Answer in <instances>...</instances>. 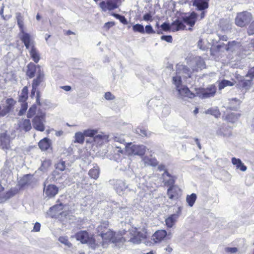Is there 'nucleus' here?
Returning a JSON list of instances; mask_svg holds the SVG:
<instances>
[{
	"label": "nucleus",
	"mask_w": 254,
	"mask_h": 254,
	"mask_svg": "<svg viewBox=\"0 0 254 254\" xmlns=\"http://www.w3.org/2000/svg\"><path fill=\"white\" fill-rule=\"evenodd\" d=\"M101 237L102 239V246L103 247L109 242L114 244L118 243H123L125 240L120 234L116 233L111 229H108L105 233H102Z\"/></svg>",
	"instance_id": "obj_1"
},
{
	"label": "nucleus",
	"mask_w": 254,
	"mask_h": 254,
	"mask_svg": "<svg viewBox=\"0 0 254 254\" xmlns=\"http://www.w3.org/2000/svg\"><path fill=\"white\" fill-rule=\"evenodd\" d=\"M130 238L128 241L133 244H139L147 237V230L143 227L142 228H132L130 230Z\"/></svg>",
	"instance_id": "obj_2"
},
{
	"label": "nucleus",
	"mask_w": 254,
	"mask_h": 254,
	"mask_svg": "<svg viewBox=\"0 0 254 254\" xmlns=\"http://www.w3.org/2000/svg\"><path fill=\"white\" fill-rule=\"evenodd\" d=\"M46 114L38 111L36 115L32 120V125L34 129L38 131H44L45 129Z\"/></svg>",
	"instance_id": "obj_3"
},
{
	"label": "nucleus",
	"mask_w": 254,
	"mask_h": 254,
	"mask_svg": "<svg viewBox=\"0 0 254 254\" xmlns=\"http://www.w3.org/2000/svg\"><path fill=\"white\" fill-rule=\"evenodd\" d=\"M75 238L82 244H87L94 249L95 248V241L93 236L86 231H80L75 235Z\"/></svg>",
	"instance_id": "obj_4"
},
{
	"label": "nucleus",
	"mask_w": 254,
	"mask_h": 254,
	"mask_svg": "<svg viewBox=\"0 0 254 254\" xmlns=\"http://www.w3.org/2000/svg\"><path fill=\"white\" fill-rule=\"evenodd\" d=\"M125 148L127 153L129 155L143 156L146 152V147L143 145H135L131 143L125 145Z\"/></svg>",
	"instance_id": "obj_5"
},
{
	"label": "nucleus",
	"mask_w": 254,
	"mask_h": 254,
	"mask_svg": "<svg viewBox=\"0 0 254 254\" xmlns=\"http://www.w3.org/2000/svg\"><path fill=\"white\" fill-rule=\"evenodd\" d=\"M110 183L114 186V189L118 194L122 195L130 190L126 183L121 180L110 181Z\"/></svg>",
	"instance_id": "obj_6"
},
{
	"label": "nucleus",
	"mask_w": 254,
	"mask_h": 254,
	"mask_svg": "<svg viewBox=\"0 0 254 254\" xmlns=\"http://www.w3.org/2000/svg\"><path fill=\"white\" fill-rule=\"evenodd\" d=\"M161 27L164 31H168L171 29L172 31H177L180 30H184L186 28V26L183 23L182 21L176 20L172 23L171 26L169 24L164 22L161 25Z\"/></svg>",
	"instance_id": "obj_7"
},
{
	"label": "nucleus",
	"mask_w": 254,
	"mask_h": 254,
	"mask_svg": "<svg viewBox=\"0 0 254 254\" xmlns=\"http://www.w3.org/2000/svg\"><path fill=\"white\" fill-rule=\"evenodd\" d=\"M252 18L251 14L248 12H243L239 13L235 19L236 24L240 27H244L250 21Z\"/></svg>",
	"instance_id": "obj_8"
},
{
	"label": "nucleus",
	"mask_w": 254,
	"mask_h": 254,
	"mask_svg": "<svg viewBox=\"0 0 254 254\" xmlns=\"http://www.w3.org/2000/svg\"><path fill=\"white\" fill-rule=\"evenodd\" d=\"M20 38L24 43L26 49L28 50L35 46L34 38L29 34L25 32L23 30H22V33H20Z\"/></svg>",
	"instance_id": "obj_9"
},
{
	"label": "nucleus",
	"mask_w": 254,
	"mask_h": 254,
	"mask_svg": "<svg viewBox=\"0 0 254 254\" xmlns=\"http://www.w3.org/2000/svg\"><path fill=\"white\" fill-rule=\"evenodd\" d=\"M59 191V188L54 185L46 186L44 184V193L45 195L50 198L55 196Z\"/></svg>",
	"instance_id": "obj_10"
},
{
	"label": "nucleus",
	"mask_w": 254,
	"mask_h": 254,
	"mask_svg": "<svg viewBox=\"0 0 254 254\" xmlns=\"http://www.w3.org/2000/svg\"><path fill=\"white\" fill-rule=\"evenodd\" d=\"M216 92L215 86L211 85L205 89H203L199 94V97L202 99L213 97Z\"/></svg>",
	"instance_id": "obj_11"
},
{
	"label": "nucleus",
	"mask_w": 254,
	"mask_h": 254,
	"mask_svg": "<svg viewBox=\"0 0 254 254\" xmlns=\"http://www.w3.org/2000/svg\"><path fill=\"white\" fill-rule=\"evenodd\" d=\"M26 75L30 78L33 77L35 74H38L39 71H42L41 67L39 65H35L33 63H30L27 65Z\"/></svg>",
	"instance_id": "obj_12"
},
{
	"label": "nucleus",
	"mask_w": 254,
	"mask_h": 254,
	"mask_svg": "<svg viewBox=\"0 0 254 254\" xmlns=\"http://www.w3.org/2000/svg\"><path fill=\"white\" fill-rule=\"evenodd\" d=\"M252 81L253 79L250 78L249 79L243 78L239 81L237 84V87L238 88L244 90L246 92L251 88L253 85Z\"/></svg>",
	"instance_id": "obj_13"
},
{
	"label": "nucleus",
	"mask_w": 254,
	"mask_h": 254,
	"mask_svg": "<svg viewBox=\"0 0 254 254\" xmlns=\"http://www.w3.org/2000/svg\"><path fill=\"white\" fill-rule=\"evenodd\" d=\"M63 205L62 203L55 205L51 207L47 212V214L51 217H56L62 212Z\"/></svg>",
	"instance_id": "obj_14"
},
{
	"label": "nucleus",
	"mask_w": 254,
	"mask_h": 254,
	"mask_svg": "<svg viewBox=\"0 0 254 254\" xmlns=\"http://www.w3.org/2000/svg\"><path fill=\"white\" fill-rule=\"evenodd\" d=\"M181 194V189L175 185L170 187L167 190V194L170 199L177 198Z\"/></svg>",
	"instance_id": "obj_15"
},
{
	"label": "nucleus",
	"mask_w": 254,
	"mask_h": 254,
	"mask_svg": "<svg viewBox=\"0 0 254 254\" xmlns=\"http://www.w3.org/2000/svg\"><path fill=\"white\" fill-rule=\"evenodd\" d=\"M167 232L164 230H159L156 231L152 236V240L154 243H159L163 241L167 236Z\"/></svg>",
	"instance_id": "obj_16"
},
{
	"label": "nucleus",
	"mask_w": 254,
	"mask_h": 254,
	"mask_svg": "<svg viewBox=\"0 0 254 254\" xmlns=\"http://www.w3.org/2000/svg\"><path fill=\"white\" fill-rule=\"evenodd\" d=\"M177 90L180 98H183L187 97L190 98H192L194 96V94L191 93L189 89L187 87H182L181 86L177 88Z\"/></svg>",
	"instance_id": "obj_17"
},
{
	"label": "nucleus",
	"mask_w": 254,
	"mask_h": 254,
	"mask_svg": "<svg viewBox=\"0 0 254 254\" xmlns=\"http://www.w3.org/2000/svg\"><path fill=\"white\" fill-rule=\"evenodd\" d=\"M0 146L3 149L10 148V139L5 132L0 133Z\"/></svg>",
	"instance_id": "obj_18"
},
{
	"label": "nucleus",
	"mask_w": 254,
	"mask_h": 254,
	"mask_svg": "<svg viewBox=\"0 0 254 254\" xmlns=\"http://www.w3.org/2000/svg\"><path fill=\"white\" fill-rule=\"evenodd\" d=\"M196 13L193 12L190 15L183 17L182 22L183 24L185 23L190 27H192L196 22Z\"/></svg>",
	"instance_id": "obj_19"
},
{
	"label": "nucleus",
	"mask_w": 254,
	"mask_h": 254,
	"mask_svg": "<svg viewBox=\"0 0 254 254\" xmlns=\"http://www.w3.org/2000/svg\"><path fill=\"white\" fill-rule=\"evenodd\" d=\"M163 183L165 186H173L175 183L174 177L167 171H164L162 175Z\"/></svg>",
	"instance_id": "obj_20"
},
{
	"label": "nucleus",
	"mask_w": 254,
	"mask_h": 254,
	"mask_svg": "<svg viewBox=\"0 0 254 254\" xmlns=\"http://www.w3.org/2000/svg\"><path fill=\"white\" fill-rule=\"evenodd\" d=\"M108 138V135L106 134L103 132H101L99 134H96L94 136L93 140L97 144L100 145L104 143L107 142L109 141Z\"/></svg>",
	"instance_id": "obj_21"
},
{
	"label": "nucleus",
	"mask_w": 254,
	"mask_h": 254,
	"mask_svg": "<svg viewBox=\"0 0 254 254\" xmlns=\"http://www.w3.org/2000/svg\"><path fill=\"white\" fill-rule=\"evenodd\" d=\"M33 178L30 175H26L23 176L18 182V185L20 188H24L31 185Z\"/></svg>",
	"instance_id": "obj_22"
},
{
	"label": "nucleus",
	"mask_w": 254,
	"mask_h": 254,
	"mask_svg": "<svg viewBox=\"0 0 254 254\" xmlns=\"http://www.w3.org/2000/svg\"><path fill=\"white\" fill-rule=\"evenodd\" d=\"M28 50L32 60L35 63H38L40 59V55L35 46L28 49Z\"/></svg>",
	"instance_id": "obj_23"
},
{
	"label": "nucleus",
	"mask_w": 254,
	"mask_h": 254,
	"mask_svg": "<svg viewBox=\"0 0 254 254\" xmlns=\"http://www.w3.org/2000/svg\"><path fill=\"white\" fill-rule=\"evenodd\" d=\"M216 134L224 137H228L232 135V132L230 128L222 126L218 128L216 131Z\"/></svg>",
	"instance_id": "obj_24"
},
{
	"label": "nucleus",
	"mask_w": 254,
	"mask_h": 254,
	"mask_svg": "<svg viewBox=\"0 0 254 254\" xmlns=\"http://www.w3.org/2000/svg\"><path fill=\"white\" fill-rule=\"evenodd\" d=\"M142 161L144 164V166H156L158 165V161L157 159L152 157V156H145L142 157Z\"/></svg>",
	"instance_id": "obj_25"
},
{
	"label": "nucleus",
	"mask_w": 254,
	"mask_h": 254,
	"mask_svg": "<svg viewBox=\"0 0 254 254\" xmlns=\"http://www.w3.org/2000/svg\"><path fill=\"white\" fill-rule=\"evenodd\" d=\"M231 162L232 164L234 165L237 169H239L243 172H245L247 170V166L242 163L241 159L233 157L231 159Z\"/></svg>",
	"instance_id": "obj_26"
},
{
	"label": "nucleus",
	"mask_w": 254,
	"mask_h": 254,
	"mask_svg": "<svg viewBox=\"0 0 254 254\" xmlns=\"http://www.w3.org/2000/svg\"><path fill=\"white\" fill-rule=\"evenodd\" d=\"M209 0H194L193 5L198 10H203L208 7Z\"/></svg>",
	"instance_id": "obj_27"
},
{
	"label": "nucleus",
	"mask_w": 254,
	"mask_h": 254,
	"mask_svg": "<svg viewBox=\"0 0 254 254\" xmlns=\"http://www.w3.org/2000/svg\"><path fill=\"white\" fill-rule=\"evenodd\" d=\"M178 219V214H172L165 219V223L168 228H172Z\"/></svg>",
	"instance_id": "obj_28"
},
{
	"label": "nucleus",
	"mask_w": 254,
	"mask_h": 254,
	"mask_svg": "<svg viewBox=\"0 0 254 254\" xmlns=\"http://www.w3.org/2000/svg\"><path fill=\"white\" fill-rule=\"evenodd\" d=\"M51 145V140L48 138H44L39 142V146L41 150H46L48 149Z\"/></svg>",
	"instance_id": "obj_29"
},
{
	"label": "nucleus",
	"mask_w": 254,
	"mask_h": 254,
	"mask_svg": "<svg viewBox=\"0 0 254 254\" xmlns=\"http://www.w3.org/2000/svg\"><path fill=\"white\" fill-rule=\"evenodd\" d=\"M44 74L43 71H39L35 79H34L32 86L38 87L40 84L43 81Z\"/></svg>",
	"instance_id": "obj_30"
},
{
	"label": "nucleus",
	"mask_w": 254,
	"mask_h": 254,
	"mask_svg": "<svg viewBox=\"0 0 254 254\" xmlns=\"http://www.w3.org/2000/svg\"><path fill=\"white\" fill-rule=\"evenodd\" d=\"M109 226V222L108 221H105L101 223L97 227V231L101 236L102 233H105L108 229Z\"/></svg>",
	"instance_id": "obj_31"
},
{
	"label": "nucleus",
	"mask_w": 254,
	"mask_h": 254,
	"mask_svg": "<svg viewBox=\"0 0 254 254\" xmlns=\"http://www.w3.org/2000/svg\"><path fill=\"white\" fill-rule=\"evenodd\" d=\"M100 170L98 166H94L88 172L89 176L93 179L96 180L99 176Z\"/></svg>",
	"instance_id": "obj_32"
},
{
	"label": "nucleus",
	"mask_w": 254,
	"mask_h": 254,
	"mask_svg": "<svg viewBox=\"0 0 254 254\" xmlns=\"http://www.w3.org/2000/svg\"><path fill=\"white\" fill-rule=\"evenodd\" d=\"M240 43L235 41L229 42L226 48L227 51H235L241 47Z\"/></svg>",
	"instance_id": "obj_33"
},
{
	"label": "nucleus",
	"mask_w": 254,
	"mask_h": 254,
	"mask_svg": "<svg viewBox=\"0 0 254 254\" xmlns=\"http://www.w3.org/2000/svg\"><path fill=\"white\" fill-rule=\"evenodd\" d=\"M15 101L12 98H8L6 100V105L4 106L3 110H6V114H8L13 108Z\"/></svg>",
	"instance_id": "obj_34"
},
{
	"label": "nucleus",
	"mask_w": 254,
	"mask_h": 254,
	"mask_svg": "<svg viewBox=\"0 0 254 254\" xmlns=\"http://www.w3.org/2000/svg\"><path fill=\"white\" fill-rule=\"evenodd\" d=\"M20 127L25 131H29L32 128L31 122L29 119H25L23 121Z\"/></svg>",
	"instance_id": "obj_35"
},
{
	"label": "nucleus",
	"mask_w": 254,
	"mask_h": 254,
	"mask_svg": "<svg viewBox=\"0 0 254 254\" xmlns=\"http://www.w3.org/2000/svg\"><path fill=\"white\" fill-rule=\"evenodd\" d=\"M28 88L26 86L24 87L19 95V101L20 102H26L27 98H28Z\"/></svg>",
	"instance_id": "obj_36"
},
{
	"label": "nucleus",
	"mask_w": 254,
	"mask_h": 254,
	"mask_svg": "<svg viewBox=\"0 0 254 254\" xmlns=\"http://www.w3.org/2000/svg\"><path fill=\"white\" fill-rule=\"evenodd\" d=\"M74 142L83 144L84 141V135L83 132H77L74 135Z\"/></svg>",
	"instance_id": "obj_37"
},
{
	"label": "nucleus",
	"mask_w": 254,
	"mask_h": 254,
	"mask_svg": "<svg viewBox=\"0 0 254 254\" xmlns=\"http://www.w3.org/2000/svg\"><path fill=\"white\" fill-rule=\"evenodd\" d=\"M205 114H210L215 118H218L220 116V113L217 108L208 109L205 111Z\"/></svg>",
	"instance_id": "obj_38"
},
{
	"label": "nucleus",
	"mask_w": 254,
	"mask_h": 254,
	"mask_svg": "<svg viewBox=\"0 0 254 254\" xmlns=\"http://www.w3.org/2000/svg\"><path fill=\"white\" fill-rule=\"evenodd\" d=\"M234 83L227 80H223L219 83V89L222 90L226 86H232L234 85Z\"/></svg>",
	"instance_id": "obj_39"
},
{
	"label": "nucleus",
	"mask_w": 254,
	"mask_h": 254,
	"mask_svg": "<svg viewBox=\"0 0 254 254\" xmlns=\"http://www.w3.org/2000/svg\"><path fill=\"white\" fill-rule=\"evenodd\" d=\"M98 132V130L91 129L84 130L83 132L84 137H94Z\"/></svg>",
	"instance_id": "obj_40"
},
{
	"label": "nucleus",
	"mask_w": 254,
	"mask_h": 254,
	"mask_svg": "<svg viewBox=\"0 0 254 254\" xmlns=\"http://www.w3.org/2000/svg\"><path fill=\"white\" fill-rule=\"evenodd\" d=\"M173 83L176 87V89L182 86V79L181 76L177 73L176 75L173 77Z\"/></svg>",
	"instance_id": "obj_41"
},
{
	"label": "nucleus",
	"mask_w": 254,
	"mask_h": 254,
	"mask_svg": "<svg viewBox=\"0 0 254 254\" xmlns=\"http://www.w3.org/2000/svg\"><path fill=\"white\" fill-rule=\"evenodd\" d=\"M196 199V195L195 193H192L190 195H188L186 198V200L188 203L189 206H192L194 204Z\"/></svg>",
	"instance_id": "obj_42"
},
{
	"label": "nucleus",
	"mask_w": 254,
	"mask_h": 254,
	"mask_svg": "<svg viewBox=\"0 0 254 254\" xmlns=\"http://www.w3.org/2000/svg\"><path fill=\"white\" fill-rule=\"evenodd\" d=\"M37 106L35 105H32L28 110L27 114V117L28 118H31L34 115H36Z\"/></svg>",
	"instance_id": "obj_43"
},
{
	"label": "nucleus",
	"mask_w": 254,
	"mask_h": 254,
	"mask_svg": "<svg viewBox=\"0 0 254 254\" xmlns=\"http://www.w3.org/2000/svg\"><path fill=\"white\" fill-rule=\"evenodd\" d=\"M132 30L134 32H137L141 34H144V26L140 24H136L132 26Z\"/></svg>",
	"instance_id": "obj_44"
},
{
	"label": "nucleus",
	"mask_w": 254,
	"mask_h": 254,
	"mask_svg": "<svg viewBox=\"0 0 254 254\" xmlns=\"http://www.w3.org/2000/svg\"><path fill=\"white\" fill-rule=\"evenodd\" d=\"M59 241L68 248L72 246V244L68 241L67 237L61 236L59 238Z\"/></svg>",
	"instance_id": "obj_45"
},
{
	"label": "nucleus",
	"mask_w": 254,
	"mask_h": 254,
	"mask_svg": "<svg viewBox=\"0 0 254 254\" xmlns=\"http://www.w3.org/2000/svg\"><path fill=\"white\" fill-rule=\"evenodd\" d=\"M65 162L62 160L60 161L58 163L56 164V168L57 170L61 171H63L65 169Z\"/></svg>",
	"instance_id": "obj_46"
},
{
	"label": "nucleus",
	"mask_w": 254,
	"mask_h": 254,
	"mask_svg": "<svg viewBox=\"0 0 254 254\" xmlns=\"http://www.w3.org/2000/svg\"><path fill=\"white\" fill-rule=\"evenodd\" d=\"M136 133L141 136H147L148 135L146 129L140 127H137L135 129Z\"/></svg>",
	"instance_id": "obj_47"
},
{
	"label": "nucleus",
	"mask_w": 254,
	"mask_h": 254,
	"mask_svg": "<svg viewBox=\"0 0 254 254\" xmlns=\"http://www.w3.org/2000/svg\"><path fill=\"white\" fill-rule=\"evenodd\" d=\"M144 31L145 33L148 34H154L155 33V31L153 29L150 25H146L145 27Z\"/></svg>",
	"instance_id": "obj_48"
},
{
	"label": "nucleus",
	"mask_w": 254,
	"mask_h": 254,
	"mask_svg": "<svg viewBox=\"0 0 254 254\" xmlns=\"http://www.w3.org/2000/svg\"><path fill=\"white\" fill-rule=\"evenodd\" d=\"M218 40H213V44L217 43L219 41H220V40H222V41H226L228 40V37L226 35H222V36H221L220 35L218 34Z\"/></svg>",
	"instance_id": "obj_49"
},
{
	"label": "nucleus",
	"mask_w": 254,
	"mask_h": 254,
	"mask_svg": "<svg viewBox=\"0 0 254 254\" xmlns=\"http://www.w3.org/2000/svg\"><path fill=\"white\" fill-rule=\"evenodd\" d=\"M107 9L112 10L117 7V4L115 2H113L109 1H107Z\"/></svg>",
	"instance_id": "obj_50"
},
{
	"label": "nucleus",
	"mask_w": 254,
	"mask_h": 254,
	"mask_svg": "<svg viewBox=\"0 0 254 254\" xmlns=\"http://www.w3.org/2000/svg\"><path fill=\"white\" fill-rule=\"evenodd\" d=\"M248 33L249 35L254 34V21H253L250 25L248 30Z\"/></svg>",
	"instance_id": "obj_51"
},
{
	"label": "nucleus",
	"mask_w": 254,
	"mask_h": 254,
	"mask_svg": "<svg viewBox=\"0 0 254 254\" xmlns=\"http://www.w3.org/2000/svg\"><path fill=\"white\" fill-rule=\"evenodd\" d=\"M143 19L146 21H151L153 20L152 15L150 13H147L143 15Z\"/></svg>",
	"instance_id": "obj_52"
},
{
	"label": "nucleus",
	"mask_w": 254,
	"mask_h": 254,
	"mask_svg": "<svg viewBox=\"0 0 254 254\" xmlns=\"http://www.w3.org/2000/svg\"><path fill=\"white\" fill-rule=\"evenodd\" d=\"M161 39L162 40L166 41V42H169V43H172V40H173L172 37L170 35H167V36L163 35V36H162L161 37Z\"/></svg>",
	"instance_id": "obj_53"
},
{
	"label": "nucleus",
	"mask_w": 254,
	"mask_h": 254,
	"mask_svg": "<svg viewBox=\"0 0 254 254\" xmlns=\"http://www.w3.org/2000/svg\"><path fill=\"white\" fill-rule=\"evenodd\" d=\"M246 77H249L252 79H253L254 77V66L251 68L248 71V73L246 75Z\"/></svg>",
	"instance_id": "obj_54"
},
{
	"label": "nucleus",
	"mask_w": 254,
	"mask_h": 254,
	"mask_svg": "<svg viewBox=\"0 0 254 254\" xmlns=\"http://www.w3.org/2000/svg\"><path fill=\"white\" fill-rule=\"evenodd\" d=\"M107 2H106L105 1H102L99 4L100 7L103 11L107 10Z\"/></svg>",
	"instance_id": "obj_55"
},
{
	"label": "nucleus",
	"mask_w": 254,
	"mask_h": 254,
	"mask_svg": "<svg viewBox=\"0 0 254 254\" xmlns=\"http://www.w3.org/2000/svg\"><path fill=\"white\" fill-rule=\"evenodd\" d=\"M105 98L107 100H113L115 98V97L111 92H108L105 94Z\"/></svg>",
	"instance_id": "obj_56"
},
{
	"label": "nucleus",
	"mask_w": 254,
	"mask_h": 254,
	"mask_svg": "<svg viewBox=\"0 0 254 254\" xmlns=\"http://www.w3.org/2000/svg\"><path fill=\"white\" fill-rule=\"evenodd\" d=\"M115 25V23L114 22H108L105 24L104 25V28L106 29V30H108L110 28L112 27Z\"/></svg>",
	"instance_id": "obj_57"
},
{
	"label": "nucleus",
	"mask_w": 254,
	"mask_h": 254,
	"mask_svg": "<svg viewBox=\"0 0 254 254\" xmlns=\"http://www.w3.org/2000/svg\"><path fill=\"white\" fill-rule=\"evenodd\" d=\"M41 225L39 223L36 222L33 227V231L39 232L40 230Z\"/></svg>",
	"instance_id": "obj_58"
},
{
	"label": "nucleus",
	"mask_w": 254,
	"mask_h": 254,
	"mask_svg": "<svg viewBox=\"0 0 254 254\" xmlns=\"http://www.w3.org/2000/svg\"><path fill=\"white\" fill-rule=\"evenodd\" d=\"M197 67L201 69L205 67L204 62L203 61H199L197 64Z\"/></svg>",
	"instance_id": "obj_59"
},
{
	"label": "nucleus",
	"mask_w": 254,
	"mask_h": 254,
	"mask_svg": "<svg viewBox=\"0 0 254 254\" xmlns=\"http://www.w3.org/2000/svg\"><path fill=\"white\" fill-rule=\"evenodd\" d=\"M226 251L231 253H235L237 252V249L236 248H226Z\"/></svg>",
	"instance_id": "obj_60"
},
{
	"label": "nucleus",
	"mask_w": 254,
	"mask_h": 254,
	"mask_svg": "<svg viewBox=\"0 0 254 254\" xmlns=\"http://www.w3.org/2000/svg\"><path fill=\"white\" fill-rule=\"evenodd\" d=\"M17 23L20 28V33H22V30H23V21L21 20L19 17H17Z\"/></svg>",
	"instance_id": "obj_61"
},
{
	"label": "nucleus",
	"mask_w": 254,
	"mask_h": 254,
	"mask_svg": "<svg viewBox=\"0 0 254 254\" xmlns=\"http://www.w3.org/2000/svg\"><path fill=\"white\" fill-rule=\"evenodd\" d=\"M6 110H3L1 109V106L0 105V117H3L6 115Z\"/></svg>",
	"instance_id": "obj_62"
},
{
	"label": "nucleus",
	"mask_w": 254,
	"mask_h": 254,
	"mask_svg": "<svg viewBox=\"0 0 254 254\" xmlns=\"http://www.w3.org/2000/svg\"><path fill=\"white\" fill-rule=\"evenodd\" d=\"M21 109H23V110H27V107H28V105H27V103L25 102H21Z\"/></svg>",
	"instance_id": "obj_63"
},
{
	"label": "nucleus",
	"mask_w": 254,
	"mask_h": 254,
	"mask_svg": "<svg viewBox=\"0 0 254 254\" xmlns=\"http://www.w3.org/2000/svg\"><path fill=\"white\" fill-rule=\"evenodd\" d=\"M115 141L119 142L121 143H124L125 142V140L124 139L121 138L120 137L116 136L115 137Z\"/></svg>",
	"instance_id": "obj_64"
}]
</instances>
